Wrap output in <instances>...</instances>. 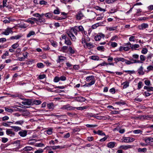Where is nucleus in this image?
<instances>
[{
	"label": "nucleus",
	"instance_id": "nucleus-1",
	"mask_svg": "<svg viewBox=\"0 0 153 153\" xmlns=\"http://www.w3.org/2000/svg\"><path fill=\"white\" fill-rule=\"evenodd\" d=\"M78 32H81L83 34L86 35L87 34V32L84 30V28L82 25L73 27L70 30L67 31L66 33L71 40L75 42L76 40V38L73 33H74L76 36H77Z\"/></svg>",
	"mask_w": 153,
	"mask_h": 153
},
{
	"label": "nucleus",
	"instance_id": "nucleus-33",
	"mask_svg": "<svg viewBox=\"0 0 153 153\" xmlns=\"http://www.w3.org/2000/svg\"><path fill=\"white\" fill-rule=\"evenodd\" d=\"M94 79V76H88L86 77V80L87 82H89L91 80L92 81Z\"/></svg>",
	"mask_w": 153,
	"mask_h": 153
},
{
	"label": "nucleus",
	"instance_id": "nucleus-25",
	"mask_svg": "<svg viewBox=\"0 0 153 153\" xmlns=\"http://www.w3.org/2000/svg\"><path fill=\"white\" fill-rule=\"evenodd\" d=\"M64 43L68 45H71L72 43L68 38H67L65 41Z\"/></svg>",
	"mask_w": 153,
	"mask_h": 153
},
{
	"label": "nucleus",
	"instance_id": "nucleus-26",
	"mask_svg": "<svg viewBox=\"0 0 153 153\" xmlns=\"http://www.w3.org/2000/svg\"><path fill=\"white\" fill-rule=\"evenodd\" d=\"M144 89H146L148 91H153V87L149 86H145L144 87Z\"/></svg>",
	"mask_w": 153,
	"mask_h": 153
},
{
	"label": "nucleus",
	"instance_id": "nucleus-43",
	"mask_svg": "<svg viewBox=\"0 0 153 153\" xmlns=\"http://www.w3.org/2000/svg\"><path fill=\"white\" fill-rule=\"evenodd\" d=\"M140 61L143 62L145 61L146 59V57L145 56L143 55H141L140 56Z\"/></svg>",
	"mask_w": 153,
	"mask_h": 153
},
{
	"label": "nucleus",
	"instance_id": "nucleus-54",
	"mask_svg": "<svg viewBox=\"0 0 153 153\" xmlns=\"http://www.w3.org/2000/svg\"><path fill=\"white\" fill-rule=\"evenodd\" d=\"M37 66L38 68H42L44 66L43 64L42 63H37Z\"/></svg>",
	"mask_w": 153,
	"mask_h": 153
},
{
	"label": "nucleus",
	"instance_id": "nucleus-58",
	"mask_svg": "<svg viewBox=\"0 0 153 153\" xmlns=\"http://www.w3.org/2000/svg\"><path fill=\"white\" fill-rule=\"evenodd\" d=\"M21 51V49L20 48H17L15 51V53L16 55H19Z\"/></svg>",
	"mask_w": 153,
	"mask_h": 153
},
{
	"label": "nucleus",
	"instance_id": "nucleus-19",
	"mask_svg": "<svg viewBox=\"0 0 153 153\" xmlns=\"http://www.w3.org/2000/svg\"><path fill=\"white\" fill-rule=\"evenodd\" d=\"M144 140L146 143H149L150 142H153V138L151 137L146 138Z\"/></svg>",
	"mask_w": 153,
	"mask_h": 153
},
{
	"label": "nucleus",
	"instance_id": "nucleus-63",
	"mask_svg": "<svg viewBox=\"0 0 153 153\" xmlns=\"http://www.w3.org/2000/svg\"><path fill=\"white\" fill-rule=\"evenodd\" d=\"M148 71H153V65H150L148 66L147 68Z\"/></svg>",
	"mask_w": 153,
	"mask_h": 153
},
{
	"label": "nucleus",
	"instance_id": "nucleus-44",
	"mask_svg": "<svg viewBox=\"0 0 153 153\" xmlns=\"http://www.w3.org/2000/svg\"><path fill=\"white\" fill-rule=\"evenodd\" d=\"M97 134L100 135L102 136H105V134L102 131L98 130L97 131Z\"/></svg>",
	"mask_w": 153,
	"mask_h": 153
},
{
	"label": "nucleus",
	"instance_id": "nucleus-57",
	"mask_svg": "<svg viewBox=\"0 0 153 153\" xmlns=\"http://www.w3.org/2000/svg\"><path fill=\"white\" fill-rule=\"evenodd\" d=\"M132 57H133V58H132L133 59H138L139 56V55L137 54H134L132 55Z\"/></svg>",
	"mask_w": 153,
	"mask_h": 153
},
{
	"label": "nucleus",
	"instance_id": "nucleus-50",
	"mask_svg": "<svg viewBox=\"0 0 153 153\" xmlns=\"http://www.w3.org/2000/svg\"><path fill=\"white\" fill-rule=\"evenodd\" d=\"M147 149L146 148H144L143 149L141 148H139L138 149V151L139 152H145L146 151Z\"/></svg>",
	"mask_w": 153,
	"mask_h": 153
},
{
	"label": "nucleus",
	"instance_id": "nucleus-64",
	"mask_svg": "<svg viewBox=\"0 0 153 153\" xmlns=\"http://www.w3.org/2000/svg\"><path fill=\"white\" fill-rule=\"evenodd\" d=\"M43 152V150L42 149H39L35 151L34 153H42Z\"/></svg>",
	"mask_w": 153,
	"mask_h": 153
},
{
	"label": "nucleus",
	"instance_id": "nucleus-38",
	"mask_svg": "<svg viewBox=\"0 0 153 153\" xmlns=\"http://www.w3.org/2000/svg\"><path fill=\"white\" fill-rule=\"evenodd\" d=\"M25 22L30 23L32 25H33L35 23L34 21L32 20L31 18L28 19L27 20H25Z\"/></svg>",
	"mask_w": 153,
	"mask_h": 153
},
{
	"label": "nucleus",
	"instance_id": "nucleus-32",
	"mask_svg": "<svg viewBox=\"0 0 153 153\" xmlns=\"http://www.w3.org/2000/svg\"><path fill=\"white\" fill-rule=\"evenodd\" d=\"M117 27H110L107 28V30L109 31H114L117 29Z\"/></svg>",
	"mask_w": 153,
	"mask_h": 153
},
{
	"label": "nucleus",
	"instance_id": "nucleus-20",
	"mask_svg": "<svg viewBox=\"0 0 153 153\" xmlns=\"http://www.w3.org/2000/svg\"><path fill=\"white\" fill-rule=\"evenodd\" d=\"M124 58L121 57H117L116 58H114V60L115 62L116 63H117L118 62L121 61L123 62V61Z\"/></svg>",
	"mask_w": 153,
	"mask_h": 153
},
{
	"label": "nucleus",
	"instance_id": "nucleus-29",
	"mask_svg": "<svg viewBox=\"0 0 153 153\" xmlns=\"http://www.w3.org/2000/svg\"><path fill=\"white\" fill-rule=\"evenodd\" d=\"M95 118L99 120H105L108 119L107 117H106L102 116H96V115H95Z\"/></svg>",
	"mask_w": 153,
	"mask_h": 153
},
{
	"label": "nucleus",
	"instance_id": "nucleus-14",
	"mask_svg": "<svg viewBox=\"0 0 153 153\" xmlns=\"http://www.w3.org/2000/svg\"><path fill=\"white\" fill-rule=\"evenodd\" d=\"M138 73L139 75H143L144 74L143 71V68L142 65L137 70Z\"/></svg>",
	"mask_w": 153,
	"mask_h": 153
},
{
	"label": "nucleus",
	"instance_id": "nucleus-62",
	"mask_svg": "<svg viewBox=\"0 0 153 153\" xmlns=\"http://www.w3.org/2000/svg\"><path fill=\"white\" fill-rule=\"evenodd\" d=\"M117 44L115 42H111V45L113 48H115L117 46Z\"/></svg>",
	"mask_w": 153,
	"mask_h": 153
},
{
	"label": "nucleus",
	"instance_id": "nucleus-18",
	"mask_svg": "<svg viewBox=\"0 0 153 153\" xmlns=\"http://www.w3.org/2000/svg\"><path fill=\"white\" fill-rule=\"evenodd\" d=\"M116 144V143L113 142H109L107 145V146L110 148H114Z\"/></svg>",
	"mask_w": 153,
	"mask_h": 153
},
{
	"label": "nucleus",
	"instance_id": "nucleus-7",
	"mask_svg": "<svg viewBox=\"0 0 153 153\" xmlns=\"http://www.w3.org/2000/svg\"><path fill=\"white\" fill-rule=\"evenodd\" d=\"M48 108L52 110L54 109L55 105L53 102H48L47 103Z\"/></svg>",
	"mask_w": 153,
	"mask_h": 153
},
{
	"label": "nucleus",
	"instance_id": "nucleus-60",
	"mask_svg": "<svg viewBox=\"0 0 153 153\" xmlns=\"http://www.w3.org/2000/svg\"><path fill=\"white\" fill-rule=\"evenodd\" d=\"M97 49L98 51H104L105 49L103 46H98L97 47Z\"/></svg>",
	"mask_w": 153,
	"mask_h": 153
},
{
	"label": "nucleus",
	"instance_id": "nucleus-12",
	"mask_svg": "<svg viewBox=\"0 0 153 153\" xmlns=\"http://www.w3.org/2000/svg\"><path fill=\"white\" fill-rule=\"evenodd\" d=\"M132 146L129 145H122L120 146V148L124 150H126L128 149L132 148Z\"/></svg>",
	"mask_w": 153,
	"mask_h": 153
},
{
	"label": "nucleus",
	"instance_id": "nucleus-5",
	"mask_svg": "<svg viewBox=\"0 0 153 153\" xmlns=\"http://www.w3.org/2000/svg\"><path fill=\"white\" fill-rule=\"evenodd\" d=\"M66 57L64 56L61 55L58 56L56 62L57 63H60L63 62L64 61L66 60Z\"/></svg>",
	"mask_w": 153,
	"mask_h": 153
},
{
	"label": "nucleus",
	"instance_id": "nucleus-10",
	"mask_svg": "<svg viewBox=\"0 0 153 153\" xmlns=\"http://www.w3.org/2000/svg\"><path fill=\"white\" fill-rule=\"evenodd\" d=\"M45 16L49 19H55L53 13L51 12H49L45 13Z\"/></svg>",
	"mask_w": 153,
	"mask_h": 153
},
{
	"label": "nucleus",
	"instance_id": "nucleus-3",
	"mask_svg": "<svg viewBox=\"0 0 153 153\" xmlns=\"http://www.w3.org/2000/svg\"><path fill=\"white\" fill-rule=\"evenodd\" d=\"M122 140V142L125 143L132 142L134 140V138L129 137H123Z\"/></svg>",
	"mask_w": 153,
	"mask_h": 153
},
{
	"label": "nucleus",
	"instance_id": "nucleus-24",
	"mask_svg": "<svg viewBox=\"0 0 153 153\" xmlns=\"http://www.w3.org/2000/svg\"><path fill=\"white\" fill-rule=\"evenodd\" d=\"M53 128H49L48 129V130L45 131V132H46V134H48V135H51L53 133L52 131Z\"/></svg>",
	"mask_w": 153,
	"mask_h": 153
},
{
	"label": "nucleus",
	"instance_id": "nucleus-28",
	"mask_svg": "<svg viewBox=\"0 0 153 153\" xmlns=\"http://www.w3.org/2000/svg\"><path fill=\"white\" fill-rule=\"evenodd\" d=\"M10 127L14 129V131L16 132L20 131L21 129V127L17 126H11Z\"/></svg>",
	"mask_w": 153,
	"mask_h": 153
},
{
	"label": "nucleus",
	"instance_id": "nucleus-22",
	"mask_svg": "<svg viewBox=\"0 0 153 153\" xmlns=\"http://www.w3.org/2000/svg\"><path fill=\"white\" fill-rule=\"evenodd\" d=\"M35 31L32 30L30 31L27 34V38L30 37L31 36L35 35Z\"/></svg>",
	"mask_w": 153,
	"mask_h": 153
},
{
	"label": "nucleus",
	"instance_id": "nucleus-51",
	"mask_svg": "<svg viewBox=\"0 0 153 153\" xmlns=\"http://www.w3.org/2000/svg\"><path fill=\"white\" fill-rule=\"evenodd\" d=\"M60 13V10L58 8H57L53 11V13L55 14H59Z\"/></svg>",
	"mask_w": 153,
	"mask_h": 153
},
{
	"label": "nucleus",
	"instance_id": "nucleus-9",
	"mask_svg": "<svg viewBox=\"0 0 153 153\" xmlns=\"http://www.w3.org/2000/svg\"><path fill=\"white\" fill-rule=\"evenodd\" d=\"M27 134V131L25 130H22L18 132V134L22 137H25Z\"/></svg>",
	"mask_w": 153,
	"mask_h": 153
},
{
	"label": "nucleus",
	"instance_id": "nucleus-6",
	"mask_svg": "<svg viewBox=\"0 0 153 153\" xmlns=\"http://www.w3.org/2000/svg\"><path fill=\"white\" fill-rule=\"evenodd\" d=\"M6 133L7 135H9L11 137H14L15 136V133L12 131V129H7Z\"/></svg>",
	"mask_w": 153,
	"mask_h": 153
},
{
	"label": "nucleus",
	"instance_id": "nucleus-61",
	"mask_svg": "<svg viewBox=\"0 0 153 153\" xmlns=\"http://www.w3.org/2000/svg\"><path fill=\"white\" fill-rule=\"evenodd\" d=\"M59 81V77L57 76H55L53 79V81L55 82H57Z\"/></svg>",
	"mask_w": 153,
	"mask_h": 153
},
{
	"label": "nucleus",
	"instance_id": "nucleus-45",
	"mask_svg": "<svg viewBox=\"0 0 153 153\" xmlns=\"http://www.w3.org/2000/svg\"><path fill=\"white\" fill-rule=\"evenodd\" d=\"M133 132L135 134H138L140 133L142 134V131L140 129H137L134 130L133 131Z\"/></svg>",
	"mask_w": 153,
	"mask_h": 153
},
{
	"label": "nucleus",
	"instance_id": "nucleus-49",
	"mask_svg": "<svg viewBox=\"0 0 153 153\" xmlns=\"http://www.w3.org/2000/svg\"><path fill=\"white\" fill-rule=\"evenodd\" d=\"M153 57V54L150 53L148 54L147 56V58L148 59L151 61V59Z\"/></svg>",
	"mask_w": 153,
	"mask_h": 153
},
{
	"label": "nucleus",
	"instance_id": "nucleus-23",
	"mask_svg": "<svg viewBox=\"0 0 153 153\" xmlns=\"http://www.w3.org/2000/svg\"><path fill=\"white\" fill-rule=\"evenodd\" d=\"M75 99L77 101L80 102H84L85 100V98L81 96L76 97Z\"/></svg>",
	"mask_w": 153,
	"mask_h": 153
},
{
	"label": "nucleus",
	"instance_id": "nucleus-55",
	"mask_svg": "<svg viewBox=\"0 0 153 153\" xmlns=\"http://www.w3.org/2000/svg\"><path fill=\"white\" fill-rule=\"evenodd\" d=\"M60 80H61L62 81H64L66 79V77L62 75L59 77Z\"/></svg>",
	"mask_w": 153,
	"mask_h": 153
},
{
	"label": "nucleus",
	"instance_id": "nucleus-36",
	"mask_svg": "<svg viewBox=\"0 0 153 153\" xmlns=\"http://www.w3.org/2000/svg\"><path fill=\"white\" fill-rule=\"evenodd\" d=\"M36 142V140L35 139L30 140L28 141V143L30 145H33Z\"/></svg>",
	"mask_w": 153,
	"mask_h": 153
},
{
	"label": "nucleus",
	"instance_id": "nucleus-41",
	"mask_svg": "<svg viewBox=\"0 0 153 153\" xmlns=\"http://www.w3.org/2000/svg\"><path fill=\"white\" fill-rule=\"evenodd\" d=\"M51 45L54 47H56L57 46V43L55 41L52 40L51 41Z\"/></svg>",
	"mask_w": 153,
	"mask_h": 153
},
{
	"label": "nucleus",
	"instance_id": "nucleus-4",
	"mask_svg": "<svg viewBox=\"0 0 153 153\" xmlns=\"http://www.w3.org/2000/svg\"><path fill=\"white\" fill-rule=\"evenodd\" d=\"M12 29V28L8 27L4 31H3L1 33V34L7 36L9 35L10 33H13V31Z\"/></svg>",
	"mask_w": 153,
	"mask_h": 153
},
{
	"label": "nucleus",
	"instance_id": "nucleus-40",
	"mask_svg": "<svg viewBox=\"0 0 153 153\" xmlns=\"http://www.w3.org/2000/svg\"><path fill=\"white\" fill-rule=\"evenodd\" d=\"M19 46V44L18 43H16L11 46L12 48L14 49L17 48Z\"/></svg>",
	"mask_w": 153,
	"mask_h": 153
},
{
	"label": "nucleus",
	"instance_id": "nucleus-8",
	"mask_svg": "<svg viewBox=\"0 0 153 153\" xmlns=\"http://www.w3.org/2000/svg\"><path fill=\"white\" fill-rule=\"evenodd\" d=\"M148 27V25L146 23H143L138 26V28L140 30H143Z\"/></svg>",
	"mask_w": 153,
	"mask_h": 153
},
{
	"label": "nucleus",
	"instance_id": "nucleus-48",
	"mask_svg": "<svg viewBox=\"0 0 153 153\" xmlns=\"http://www.w3.org/2000/svg\"><path fill=\"white\" fill-rule=\"evenodd\" d=\"M5 110L6 111L8 112H13V109L9 108L8 107H5L4 108Z\"/></svg>",
	"mask_w": 153,
	"mask_h": 153
},
{
	"label": "nucleus",
	"instance_id": "nucleus-13",
	"mask_svg": "<svg viewBox=\"0 0 153 153\" xmlns=\"http://www.w3.org/2000/svg\"><path fill=\"white\" fill-rule=\"evenodd\" d=\"M105 37V35L102 34H100L99 35H97L95 37V39L96 41H99L101 39L102 37L104 38Z\"/></svg>",
	"mask_w": 153,
	"mask_h": 153
},
{
	"label": "nucleus",
	"instance_id": "nucleus-52",
	"mask_svg": "<svg viewBox=\"0 0 153 153\" xmlns=\"http://www.w3.org/2000/svg\"><path fill=\"white\" fill-rule=\"evenodd\" d=\"M106 22V21L105 20L103 21L102 22H100L98 23H96L97 25V26L98 27L100 26H102Z\"/></svg>",
	"mask_w": 153,
	"mask_h": 153
},
{
	"label": "nucleus",
	"instance_id": "nucleus-47",
	"mask_svg": "<svg viewBox=\"0 0 153 153\" xmlns=\"http://www.w3.org/2000/svg\"><path fill=\"white\" fill-rule=\"evenodd\" d=\"M103 57L108 58V62H111L113 59V57H110V56H104Z\"/></svg>",
	"mask_w": 153,
	"mask_h": 153
},
{
	"label": "nucleus",
	"instance_id": "nucleus-27",
	"mask_svg": "<svg viewBox=\"0 0 153 153\" xmlns=\"http://www.w3.org/2000/svg\"><path fill=\"white\" fill-rule=\"evenodd\" d=\"M129 82L128 81H126L122 83V85H123V88H126L129 86Z\"/></svg>",
	"mask_w": 153,
	"mask_h": 153
},
{
	"label": "nucleus",
	"instance_id": "nucleus-53",
	"mask_svg": "<svg viewBox=\"0 0 153 153\" xmlns=\"http://www.w3.org/2000/svg\"><path fill=\"white\" fill-rule=\"evenodd\" d=\"M144 83L145 85L148 86L151 85L150 82L149 80H145Z\"/></svg>",
	"mask_w": 153,
	"mask_h": 153
},
{
	"label": "nucleus",
	"instance_id": "nucleus-30",
	"mask_svg": "<svg viewBox=\"0 0 153 153\" xmlns=\"http://www.w3.org/2000/svg\"><path fill=\"white\" fill-rule=\"evenodd\" d=\"M140 47V45L138 44H135L134 45H131V48L132 50H136L137 48H138Z\"/></svg>",
	"mask_w": 153,
	"mask_h": 153
},
{
	"label": "nucleus",
	"instance_id": "nucleus-2",
	"mask_svg": "<svg viewBox=\"0 0 153 153\" xmlns=\"http://www.w3.org/2000/svg\"><path fill=\"white\" fill-rule=\"evenodd\" d=\"M75 108L70 105L69 104L64 105L60 108V109L63 110H67L68 111L74 109Z\"/></svg>",
	"mask_w": 153,
	"mask_h": 153
},
{
	"label": "nucleus",
	"instance_id": "nucleus-17",
	"mask_svg": "<svg viewBox=\"0 0 153 153\" xmlns=\"http://www.w3.org/2000/svg\"><path fill=\"white\" fill-rule=\"evenodd\" d=\"M89 16L91 19H93L95 18L97 15L95 12L91 11L89 13Z\"/></svg>",
	"mask_w": 153,
	"mask_h": 153
},
{
	"label": "nucleus",
	"instance_id": "nucleus-39",
	"mask_svg": "<svg viewBox=\"0 0 153 153\" xmlns=\"http://www.w3.org/2000/svg\"><path fill=\"white\" fill-rule=\"evenodd\" d=\"M88 107L87 106H83V107H79L75 108L78 110H83L84 109L87 108H88Z\"/></svg>",
	"mask_w": 153,
	"mask_h": 153
},
{
	"label": "nucleus",
	"instance_id": "nucleus-16",
	"mask_svg": "<svg viewBox=\"0 0 153 153\" xmlns=\"http://www.w3.org/2000/svg\"><path fill=\"white\" fill-rule=\"evenodd\" d=\"M130 61L131 62V64L136 63H143L142 62L140 61L139 60L137 59H135L133 58L130 59Z\"/></svg>",
	"mask_w": 153,
	"mask_h": 153
},
{
	"label": "nucleus",
	"instance_id": "nucleus-21",
	"mask_svg": "<svg viewBox=\"0 0 153 153\" xmlns=\"http://www.w3.org/2000/svg\"><path fill=\"white\" fill-rule=\"evenodd\" d=\"M22 35L21 34L18 35L14 36H12L10 37V39H18L21 38Z\"/></svg>",
	"mask_w": 153,
	"mask_h": 153
},
{
	"label": "nucleus",
	"instance_id": "nucleus-34",
	"mask_svg": "<svg viewBox=\"0 0 153 153\" xmlns=\"http://www.w3.org/2000/svg\"><path fill=\"white\" fill-rule=\"evenodd\" d=\"M115 103L116 104H117L120 106L125 105L126 104L125 102L124 101H123L122 100H121L119 102H115Z\"/></svg>",
	"mask_w": 153,
	"mask_h": 153
},
{
	"label": "nucleus",
	"instance_id": "nucleus-37",
	"mask_svg": "<svg viewBox=\"0 0 153 153\" xmlns=\"http://www.w3.org/2000/svg\"><path fill=\"white\" fill-rule=\"evenodd\" d=\"M32 149V147L31 146H28L24 147L23 149V150L25 151H31Z\"/></svg>",
	"mask_w": 153,
	"mask_h": 153
},
{
	"label": "nucleus",
	"instance_id": "nucleus-59",
	"mask_svg": "<svg viewBox=\"0 0 153 153\" xmlns=\"http://www.w3.org/2000/svg\"><path fill=\"white\" fill-rule=\"evenodd\" d=\"M147 52L148 50L147 48H143L141 51V53L143 54H146L147 53Z\"/></svg>",
	"mask_w": 153,
	"mask_h": 153
},
{
	"label": "nucleus",
	"instance_id": "nucleus-15",
	"mask_svg": "<svg viewBox=\"0 0 153 153\" xmlns=\"http://www.w3.org/2000/svg\"><path fill=\"white\" fill-rule=\"evenodd\" d=\"M22 103L25 105H30L32 104V102L30 100L27 99L22 102Z\"/></svg>",
	"mask_w": 153,
	"mask_h": 153
},
{
	"label": "nucleus",
	"instance_id": "nucleus-42",
	"mask_svg": "<svg viewBox=\"0 0 153 153\" xmlns=\"http://www.w3.org/2000/svg\"><path fill=\"white\" fill-rule=\"evenodd\" d=\"M24 123V121L23 120H20L19 121H16L15 124L16 125H22Z\"/></svg>",
	"mask_w": 153,
	"mask_h": 153
},
{
	"label": "nucleus",
	"instance_id": "nucleus-11",
	"mask_svg": "<svg viewBox=\"0 0 153 153\" xmlns=\"http://www.w3.org/2000/svg\"><path fill=\"white\" fill-rule=\"evenodd\" d=\"M83 16V14L82 12L79 11L76 15V19L78 20H80L82 18Z\"/></svg>",
	"mask_w": 153,
	"mask_h": 153
},
{
	"label": "nucleus",
	"instance_id": "nucleus-46",
	"mask_svg": "<svg viewBox=\"0 0 153 153\" xmlns=\"http://www.w3.org/2000/svg\"><path fill=\"white\" fill-rule=\"evenodd\" d=\"M33 103L35 104L38 105L42 103V102L40 100H36L33 101Z\"/></svg>",
	"mask_w": 153,
	"mask_h": 153
},
{
	"label": "nucleus",
	"instance_id": "nucleus-35",
	"mask_svg": "<svg viewBox=\"0 0 153 153\" xmlns=\"http://www.w3.org/2000/svg\"><path fill=\"white\" fill-rule=\"evenodd\" d=\"M90 58L91 59L94 60L98 61L100 59V58L99 56L95 55L92 56L90 57Z\"/></svg>",
	"mask_w": 153,
	"mask_h": 153
},
{
	"label": "nucleus",
	"instance_id": "nucleus-56",
	"mask_svg": "<svg viewBox=\"0 0 153 153\" xmlns=\"http://www.w3.org/2000/svg\"><path fill=\"white\" fill-rule=\"evenodd\" d=\"M68 48V47L66 46H63L61 48V51L63 52H65L66 50Z\"/></svg>",
	"mask_w": 153,
	"mask_h": 153
},
{
	"label": "nucleus",
	"instance_id": "nucleus-31",
	"mask_svg": "<svg viewBox=\"0 0 153 153\" xmlns=\"http://www.w3.org/2000/svg\"><path fill=\"white\" fill-rule=\"evenodd\" d=\"M45 22V20L44 18H39L37 19V23H44Z\"/></svg>",
	"mask_w": 153,
	"mask_h": 153
}]
</instances>
